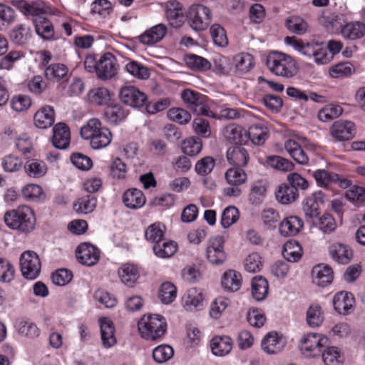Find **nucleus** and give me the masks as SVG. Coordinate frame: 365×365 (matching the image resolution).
Segmentation results:
<instances>
[{
  "mask_svg": "<svg viewBox=\"0 0 365 365\" xmlns=\"http://www.w3.org/2000/svg\"><path fill=\"white\" fill-rule=\"evenodd\" d=\"M284 43L300 54L312 58L317 65L327 64L332 59V56L328 53L327 47L323 43L306 42L294 36H287L284 38Z\"/></svg>",
  "mask_w": 365,
  "mask_h": 365,
  "instance_id": "obj_1",
  "label": "nucleus"
},
{
  "mask_svg": "<svg viewBox=\"0 0 365 365\" xmlns=\"http://www.w3.org/2000/svg\"><path fill=\"white\" fill-rule=\"evenodd\" d=\"M80 135L83 139L89 141L91 147L94 150L106 148L113 138L110 130L96 118H91L81 127Z\"/></svg>",
  "mask_w": 365,
  "mask_h": 365,
  "instance_id": "obj_2",
  "label": "nucleus"
},
{
  "mask_svg": "<svg viewBox=\"0 0 365 365\" xmlns=\"http://www.w3.org/2000/svg\"><path fill=\"white\" fill-rule=\"evenodd\" d=\"M4 220L8 227L24 234L32 232L36 227L34 212L26 205L6 211Z\"/></svg>",
  "mask_w": 365,
  "mask_h": 365,
  "instance_id": "obj_3",
  "label": "nucleus"
},
{
  "mask_svg": "<svg viewBox=\"0 0 365 365\" xmlns=\"http://www.w3.org/2000/svg\"><path fill=\"white\" fill-rule=\"evenodd\" d=\"M140 336L148 341H156L163 337L167 329L165 319L159 314H145L138 323Z\"/></svg>",
  "mask_w": 365,
  "mask_h": 365,
  "instance_id": "obj_4",
  "label": "nucleus"
},
{
  "mask_svg": "<svg viewBox=\"0 0 365 365\" xmlns=\"http://www.w3.org/2000/svg\"><path fill=\"white\" fill-rule=\"evenodd\" d=\"M266 64L274 75L292 78L297 71L295 61L289 55L279 51H272L267 56Z\"/></svg>",
  "mask_w": 365,
  "mask_h": 365,
  "instance_id": "obj_5",
  "label": "nucleus"
},
{
  "mask_svg": "<svg viewBox=\"0 0 365 365\" xmlns=\"http://www.w3.org/2000/svg\"><path fill=\"white\" fill-rule=\"evenodd\" d=\"M329 344V338L321 333L304 334L299 341V349L302 355L309 359L320 356L322 351Z\"/></svg>",
  "mask_w": 365,
  "mask_h": 365,
  "instance_id": "obj_6",
  "label": "nucleus"
},
{
  "mask_svg": "<svg viewBox=\"0 0 365 365\" xmlns=\"http://www.w3.org/2000/svg\"><path fill=\"white\" fill-rule=\"evenodd\" d=\"M20 269L24 277L35 279L41 272V261L38 255L34 251L24 252L20 257Z\"/></svg>",
  "mask_w": 365,
  "mask_h": 365,
  "instance_id": "obj_7",
  "label": "nucleus"
},
{
  "mask_svg": "<svg viewBox=\"0 0 365 365\" xmlns=\"http://www.w3.org/2000/svg\"><path fill=\"white\" fill-rule=\"evenodd\" d=\"M225 240L221 236L211 237L207 242L206 257L214 265H221L227 261V256L224 249Z\"/></svg>",
  "mask_w": 365,
  "mask_h": 365,
  "instance_id": "obj_8",
  "label": "nucleus"
},
{
  "mask_svg": "<svg viewBox=\"0 0 365 365\" xmlns=\"http://www.w3.org/2000/svg\"><path fill=\"white\" fill-rule=\"evenodd\" d=\"M190 26L195 31L207 29L212 20L210 9L205 6L197 4L190 7L188 13Z\"/></svg>",
  "mask_w": 365,
  "mask_h": 365,
  "instance_id": "obj_9",
  "label": "nucleus"
},
{
  "mask_svg": "<svg viewBox=\"0 0 365 365\" xmlns=\"http://www.w3.org/2000/svg\"><path fill=\"white\" fill-rule=\"evenodd\" d=\"M181 97L187 107L197 115L215 117L214 113L204 105V98L199 93L191 90H184Z\"/></svg>",
  "mask_w": 365,
  "mask_h": 365,
  "instance_id": "obj_10",
  "label": "nucleus"
},
{
  "mask_svg": "<svg viewBox=\"0 0 365 365\" xmlns=\"http://www.w3.org/2000/svg\"><path fill=\"white\" fill-rule=\"evenodd\" d=\"M286 344V337L282 333L275 331L266 334L261 341L262 351L269 355L280 353Z\"/></svg>",
  "mask_w": 365,
  "mask_h": 365,
  "instance_id": "obj_11",
  "label": "nucleus"
},
{
  "mask_svg": "<svg viewBox=\"0 0 365 365\" xmlns=\"http://www.w3.org/2000/svg\"><path fill=\"white\" fill-rule=\"evenodd\" d=\"M307 139L304 137L296 136L294 138H289L284 143V148L288 155L297 163L307 165L309 158L302 148V145H305Z\"/></svg>",
  "mask_w": 365,
  "mask_h": 365,
  "instance_id": "obj_12",
  "label": "nucleus"
},
{
  "mask_svg": "<svg viewBox=\"0 0 365 365\" xmlns=\"http://www.w3.org/2000/svg\"><path fill=\"white\" fill-rule=\"evenodd\" d=\"M118 65L116 58L110 53H106L98 59L96 76L101 80H108L118 73Z\"/></svg>",
  "mask_w": 365,
  "mask_h": 365,
  "instance_id": "obj_13",
  "label": "nucleus"
},
{
  "mask_svg": "<svg viewBox=\"0 0 365 365\" xmlns=\"http://www.w3.org/2000/svg\"><path fill=\"white\" fill-rule=\"evenodd\" d=\"M205 296L202 290L195 287L187 289L182 297V307L187 312L202 310Z\"/></svg>",
  "mask_w": 365,
  "mask_h": 365,
  "instance_id": "obj_14",
  "label": "nucleus"
},
{
  "mask_svg": "<svg viewBox=\"0 0 365 365\" xmlns=\"http://www.w3.org/2000/svg\"><path fill=\"white\" fill-rule=\"evenodd\" d=\"M328 201L327 195L322 191H316L307 196L302 202V210L307 218L312 219L319 215V205Z\"/></svg>",
  "mask_w": 365,
  "mask_h": 365,
  "instance_id": "obj_15",
  "label": "nucleus"
},
{
  "mask_svg": "<svg viewBox=\"0 0 365 365\" xmlns=\"http://www.w3.org/2000/svg\"><path fill=\"white\" fill-rule=\"evenodd\" d=\"M119 98L122 103L131 107H140L147 100L143 92L132 86L123 87L119 91Z\"/></svg>",
  "mask_w": 365,
  "mask_h": 365,
  "instance_id": "obj_16",
  "label": "nucleus"
},
{
  "mask_svg": "<svg viewBox=\"0 0 365 365\" xmlns=\"http://www.w3.org/2000/svg\"><path fill=\"white\" fill-rule=\"evenodd\" d=\"M76 252L78 262L86 266H93L100 258L99 250L89 242L79 245Z\"/></svg>",
  "mask_w": 365,
  "mask_h": 365,
  "instance_id": "obj_17",
  "label": "nucleus"
},
{
  "mask_svg": "<svg viewBox=\"0 0 365 365\" xmlns=\"http://www.w3.org/2000/svg\"><path fill=\"white\" fill-rule=\"evenodd\" d=\"M334 309L341 315H348L354 309L355 299L353 294L346 291L336 292L332 299Z\"/></svg>",
  "mask_w": 365,
  "mask_h": 365,
  "instance_id": "obj_18",
  "label": "nucleus"
},
{
  "mask_svg": "<svg viewBox=\"0 0 365 365\" xmlns=\"http://www.w3.org/2000/svg\"><path fill=\"white\" fill-rule=\"evenodd\" d=\"M304 227V222L297 215L284 217L279 225V234L283 237H293L299 234Z\"/></svg>",
  "mask_w": 365,
  "mask_h": 365,
  "instance_id": "obj_19",
  "label": "nucleus"
},
{
  "mask_svg": "<svg viewBox=\"0 0 365 365\" xmlns=\"http://www.w3.org/2000/svg\"><path fill=\"white\" fill-rule=\"evenodd\" d=\"M334 278L331 267L325 264L314 266L312 271V279L314 284L324 287L330 284Z\"/></svg>",
  "mask_w": 365,
  "mask_h": 365,
  "instance_id": "obj_20",
  "label": "nucleus"
},
{
  "mask_svg": "<svg viewBox=\"0 0 365 365\" xmlns=\"http://www.w3.org/2000/svg\"><path fill=\"white\" fill-rule=\"evenodd\" d=\"M354 125L349 120H340L331 127V135L339 141L349 140L354 135Z\"/></svg>",
  "mask_w": 365,
  "mask_h": 365,
  "instance_id": "obj_21",
  "label": "nucleus"
},
{
  "mask_svg": "<svg viewBox=\"0 0 365 365\" xmlns=\"http://www.w3.org/2000/svg\"><path fill=\"white\" fill-rule=\"evenodd\" d=\"M71 140L69 128L63 123H58L53 128V145L58 149H66L68 147Z\"/></svg>",
  "mask_w": 365,
  "mask_h": 365,
  "instance_id": "obj_22",
  "label": "nucleus"
},
{
  "mask_svg": "<svg viewBox=\"0 0 365 365\" xmlns=\"http://www.w3.org/2000/svg\"><path fill=\"white\" fill-rule=\"evenodd\" d=\"M11 3L26 16L31 15L38 18L43 16L42 14L46 12V6L42 1L28 3L24 0H12Z\"/></svg>",
  "mask_w": 365,
  "mask_h": 365,
  "instance_id": "obj_23",
  "label": "nucleus"
},
{
  "mask_svg": "<svg viewBox=\"0 0 365 365\" xmlns=\"http://www.w3.org/2000/svg\"><path fill=\"white\" fill-rule=\"evenodd\" d=\"M329 254L333 260L339 264H348L353 256L351 250L343 243L335 242L329 247Z\"/></svg>",
  "mask_w": 365,
  "mask_h": 365,
  "instance_id": "obj_24",
  "label": "nucleus"
},
{
  "mask_svg": "<svg viewBox=\"0 0 365 365\" xmlns=\"http://www.w3.org/2000/svg\"><path fill=\"white\" fill-rule=\"evenodd\" d=\"M254 66V58L248 53H240L232 58V69L238 75L248 73Z\"/></svg>",
  "mask_w": 365,
  "mask_h": 365,
  "instance_id": "obj_25",
  "label": "nucleus"
},
{
  "mask_svg": "<svg viewBox=\"0 0 365 365\" xmlns=\"http://www.w3.org/2000/svg\"><path fill=\"white\" fill-rule=\"evenodd\" d=\"M246 180L247 175L242 168L230 167V196L240 195L242 192L241 186Z\"/></svg>",
  "mask_w": 365,
  "mask_h": 365,
  "instance_id": "obj_26",
  "label": "nucleus"
},
{
  "mask_svg": "<svg viewBox=\"0 0 365 365\" xmlns=\"http://www.w3.org/2000/svg\"><path fill=\"white\" fill-rule=\"evenodd\" d=\"M167 33V27L163 24H157L146 30L140 36V41L145 45H153L160 41Z\"/></svg>",
  "mask_w": 365,
  "mask_h": 365,
  "instance_id": "obj_27",
  "label": "nucleus"
},
{
  "mask_svg": "<svg viewBox=\"0 0 365 365\" xmlns=\"http://www.w3.org/2000/svg\"><path fill=\"white\" fill-rule=\"evenodd\" d=\"M269 293V283L262 276H256L251 282V294L253 299L257 302L264 300Z\"/></svg>",
  "mask_w": 365,
  "mask_h": 365,
  "instance_id": "obj_28",
  "label": "nucleus"
},
{
  "mask_svg": "<svg viewBox=\"0 0 365 365\" xmlns=\"http://www.w3.org/2000/svg\"><path fill=\"white\" fill-rule=\"evenodd\" d=\"M55 112L50 106H46L38 110L34 115L35 125L41 129L50 127L54 122Z\"/></svg>",
  "mask_w": 365,
  "mask_h": 365,
  "instance_id": "obj_29",
  "label": "nucleus"
},
{
  "mask_svg": "<svg viewBox=\"0 0 365 365\" xmlns=\"http://www.w3.org/2000/svg\"><path fill=\"white\" fill-rule=\"evenodd\" d=\"M123 201L127 207L138 209L145 205L146 199L141 190L133 188L125 192Z\"/></svg>",
  "mask_w": 365,
  "mask_h": 365,
  "instance_id": "obj_30",
  "label": "nucleus"
},
{
  "mask_svg": "<svg viewBox=\"0 0 365 365\" xmlns=\"http://www.w3.org/2000/svg\"><path fill=\"white\" fill-rule=\"evenodd\" d=\"M324 320V312L318 304H311L306 312V323L310 328H317L322 326Z\"/></svg>",
  "mask_w": 365,
  "mask_h": 365,
  "instance_id": "obj_31",
  "label": "nucleus"
},
{
  "mask_svg": "<svg viewBox=\"0 0 365 365\" xmlns=\"http://www.w3.org/2000/svg\"><path fill=\"white\" fill-rule=\"evenodd\" d=\"M275 197L280 204L289 205L294 202L298 198L299 193L296 188L283 183L279 185L275 192Z\"/></svg>",
  "mask_w": 365,
  "mask_h": 365,
  "instance_id": "obj_32",
  "label": "nucleus"
},
{
  "mask_svg": "<svg viewBox=\"0 0 365 365\" xmlns=\"http://www.w3.org/2000/svg\"><path fill=\"white\" fill-rule=\"evenodd\" d=\"M118 273L121 282L129 287H133L139 278L138 268L130 264H123L119 268Z\"/></svg>",
  "mask_w": 365,
  "mask_h": 365,
  "instance_id": "obj_33",
  "label": "nucleus"
},
{
  "mask_svg": "<svg viewBox=\"0 0 365 365\" xmlns=\"http://www.w3.org/2000/svg\"><path fill=\"white\" fill-rule=\"evenodd\" d=\"M324 365H341L344 356L340 348L336 346H327L320 355Z\"/></svg>",
  "mask_w": 365,
  "mask_h": 365,
  "instance_id": "obj_34",
  "label": "nucleus"
},
{
  "mask_svg": "<svg viewBox=\"0 0 365 365\" xmlns=\"http://www.w3.org/2000/svg\"><path fill=\"white\" fill-rule=\"evenodd\" d=\"M247 134L248 140H250L255 145H261L267 139L269 130L264 123H259L251 125Z\"/></svg>",
  "mask_w": 365,
  "mask_h": 365,
  "instance_id": "obj_35",
  "label": "nucleus"
},
{
  "mask_svg": "<svg viewBox=\"0 0 365 365\" xmlns=\"http://www.w3.org/2000/svg\"><path fill=\"white\" fill-rule=\"evenodd\" d=\"M36 34L42 38L51 40L54 38V29L51 23L45 17L39 16L34 19Z\"/></svg>",
  "mask_w": 365,
  "mask_h": 365,
  "instance_id": "obj_36",
  "label": "nucleus"
},
{
  "mask_svg": "<svg viewBox=\"0 0 365 365\" xmlns=\"http://www.w3.org/2000/svg\"><path fill=\"white\" fill-rule=\"evenodd\" d=\"M341 33L345 38L358 39L365 34V25L359 21L349 22L341 28Z\"/></svg>",
  "mask_w": 365,
  "mask_h": 365,
  "instance_id": "obj_37",
  "label": "nucleus"
},
{
  "mask_svg": "<svg viewBox=\"0 0 365 365\" xmlns=\"http://www.w3.org/2000/svg\"><path fill=\"white\" fill-rule=\"evenodd\" d=\"M24 170L26 174L34 178L43 177L48 170L45 162L38 159H31L26 162Z\"/></svg>",
  "mask_w": 365,
  "mask_h": 365,
  "instance_id": "obj_38",
  "label": "nucleus"
},
{
  "mask_svg": "<svg viewBox=\"0 0 365 365\" xmlns=\"http://www.w3.org/2000/svg\"><path fill=\"white\" fill-rule=\"evenodd\" d=\"M282 255L287 261L296 262L302 257V247L297 241L289 240L283 246Z\"/></svg>",
  "mask_w": 365,
  "mask_h": 365,
  "instance_id": "obj_39",
  "label": "nucleus"
},
{
  "mask_svg": "<svg viewBox=\"0 0 365 365\" xmlns=\"http://www.w3.org/2000/svg\"><path fill=\"white\" fill-rule=\"evenodd\" d=\"M32 36L31 28L26 24H19L11 31V41L18 45H24L29 42Z\"/></svg>",
  "mask_w": 365,
  "mask_h": 365,
  "instance_id": "obj_40",
  "label": "nucleus"
},
{
  "mask_svg": "<svg viewBox=\"0 0 365 365\" xmlns=\"http://www.w3.org/2000/svg\"><path fill=\"white\" fill-rule=\"evenodd\" d=\"M177 244L171 240H163L155 243L153 250L155 255L160 258H168L172 257L177 251Z\"/></svg>",
  "mask_w": 365,
  "mask_h": 365,
  "instance_id": "obj_41",
  "label": "nucleus"
},
{
  "mask_svg": "<svg viewBox=\"0 0 365 365\" xmlns=\"http://www.w3.org/2000/svg\"><path fill=\"white\" fill-rule=\"evenodd\" d=\"M125 68L129 74L138 79L146 80L150 76V68L136 61H129Z\"/></svg>",
  "mask_w": 365,
  "mask_h": 365,
  "instance_id": "obj_42",
  "label": "nucleus"
},
{
  "mask_svg": "<svg viewBox=\"0 0 365 365\" xmlns=\"http://www.w3.org/2000/svg\"><path fill=\"white\" fill-rule=\"evenodd\" d=\"M344 109L339 104L330 103L322 108L317 113V118L320 121L327 122L342 115Z\"/></svg>",
  "mask_w": 365,
  "mask_h": 365,
  "instance_id": "obj_43",
  "label": "nucleus"
},
{
  "mask_svg": "<svg viewBox=\"0 0 365 365\" xmlns=\"http://www.w3.org/2000/svg\"><path fill=\"white\" fill-rule=\"evenodd\" d=\"M184 60L185 64L194 71H205L211 68V63L207 59L195 54H187Z\"/></svg>",
  "mask_w": 365,
  "mask_h": 365,
  "instance_id": "obj_44",
  "label": "nucleus"
},
{
  "mask_svg": "<svg viewBox=\"0 0 365 365\" xmlns=\"http://www.w3.org/2000/svg\"><path fill=\"white\" fill-rule=\"evenodd\" d=\"M165 232V225L160 222H157L148 227L145 232V237L148 241L155 245L163 240Z\"/></svg>",
  "mask_w": 365,
  "mask_h": 365,
  "instance_id": "obj_45",
  "label": "nucleus"
},
{
  "mask_svg": "<svg viewBox=\"0 0 365 365\" xmlns=\"http://www.w3.org/2000/svg\"><path fill=\"white\" fill-rule=\"evenodd\" d=\"M266 163L268 166L282 172L291 171L294 168L293 163L279 155L267 157Z\"/></svg>",
  "mask_w": 365,
  "mask_h": 365,
  "instance_id": "obj_46",
  "label": "nucleus"
},
{
  "mask_svg": "<svg viewBox=\"0 0 365 365\" xmlns=\"http://www.w3.org/2000/svg\"><path fill=\"white\" fill-rule=\"evenodd\" d=\"M167 19L173 27H180L183 24L184 16L179 4H170L166 6Z\"/></svg>",
  "mask_w": 365,
  "mask_h": 365,
  "instance_id": "obj_47",
  "label": "nucleus"
},
{
  "mask_svg": "<svg viewBox=\"0 0 365 365\" xmlns=\"http://www.w3.org/2000/svg\"><path fill=\"white\" fill-rule=\"evenodd\" d=\"M249 155L247 150L240 146L235 147L230 157V167L240 168L247 165Z\"/></svg>",
  "mask_w": 365,
  "mask_h": 365,
  "instance_id": "obj_48",
  "label": "nucleus"
},
{
  "mask_svg": "<svg viewBox=\"0 0 365 365\" xmlns=\"http://www.w3.org/2000/svg\"><path fill=\"white\" fill-rule=\"evenodd\" d=\"M246 318L249 324L255 328L262 327L267 320L264 311L257 307L250 308L247 312Z\"/></svg>",
  "mask_w": 365,
  "mask_h": 365,
  "instance_id": "obj_49",
  "label": "nucleus"
},
{
  "mask_svg": "<svg viewBox=\"0 0 365 365\" xmlns=\"http://www.w3.org/2000/svg\"><path fill=\"white\" fill-rule=\"evenodd\" d=\"M68 72L67 66L62 63H53L45 70V76L53 81H58L66 76Z\"/></svg>",
  "mask_w": 365,
  "mask_h": 365,
  "instance_id": "obj_50",
  "label": "nucleus"
},
{
  "mask_svg": "<svg viewBox=\"0 0 365 365\" xmlns=\"http://www.w3.org/2000/svg\"><path fill=\"white\" fill-rule=\"evenodd\" d=\"M317 184L321 187H327L338 180V175L329 173L325 170H317L314 172Z\"/></svg>",
  "mask_w": 365,
  "mask_h": 365,
  "instance_id": "obj_51",
  "label": "nucleus"
},
{
  "mask_svg": "<svg viewBox=\"0 0 365 365\" xmlns=\"http://www.w3.org/2000/svg\"><path fill=\"white\" fill-rule=\"evenodd\" d=\"M354 71L353 65L349 62H341L331 66L329 70L330 77L340 78L351 75Z\"/></svg>",
  "mask_w": 365,
  "mask_h": 365,
  "instance_id": "obj_52",
  "label": "nucleus"
},
{
  "mask_svg": "<svg viewBox=\"0 0 365 365\" xmlns=\"http://www.w3.org/2000/svg\"><path fill=\"white\" fill-rule=\"evenodd\" d=\"M16 17V13L12 8L0 3V31L7 29Z\"/></svg>",
  "mask_w": 365,
  "mask_h": 365,
  "instance_id": "obj_53",
  "label": "nucleus"
},
{
  "mask_svg": "<svg viewBox=\"0 0 365 365\" xmlns=\"http://www.w3.org/2000/svg\"><path fill=\"white\" fill-rule=\"evenodd\" d=\"M88 96L89 101L98 106L106 104L110 100V91L103 87L90 91Z\"/></svg>",
  "mask_w": 365,
  "mask_h": 365,
  "instance_id": "obj_54",
  "label": "nucleus"
},
{
  "mask_svg": "<svg viewBox=\"0 0 365 365\" xmlns=\"http://www.w3.org/2000/svg\"><path fill=\"white\" fill-rule=\"evenodd\" d=\"M158 296L163 304H169L176 298L177 289L173 283L164 282L161 284Z\"/></svg>",
  "mask_w": 365,
  "mask_h": 365,
  "instance_id": "obj_55",
  "label": "nucleus"
},
{
  "mask_svg": "<svg viewBox=\"0 0 365 365\" xmlns=\"http://www.w3.org/2000/svg\"><path fill=\"white\" fill-rule=\"evenodd\" d=\"M214 43L219 47H225L228 44L226 30L220 24H213L210 29Z\"/></svg>",
  "mask_w": 365,
  "mask_h": 365,
  "instance_id": "obj_56",
  "label": "nucleus"
},
{
  "mask_svg": "<svg viewBox=\"0 0 365 365\" xmlns=\"http://www.w3.org/2000/svg\"><path fill=\"white\" fill-rule=\"evenodd\" d=\"M202 141L200 138L195 137H190L182 143V152L190 156H195L199 154L202 150Z\"/></svg>",
  "mask_w": 365,
  "mask_h": 365,
  "instance_id": "obj_57",
  "label": "nucleus"
},
{
  "mask_svg": "<svg viewBox=\"0 0 365 365\" xmlns=\"http://www.w3.org/2000/svg\"><path fill=\"white\" fill-rule=\"evenodd\" d=\"M96 206V199L91 195L81 197L74 203V210L81 214H87L93 211Z\"/></svg>",
  "mask_w": 365,
  "mask_h": 365,
  "instance_id": "obj_58",
  "label": "nucleus"
},
{
  "mask_svg": "<svg viewBox=\"0 0 365 365\" xmlns=\"http://www.w3.org/2000/svg\"><path fill=\"white\" fill-rule=\"evenodd\" d=\"M267 184L264 180H260L252 183L250 200L252 203H259L265 196Z\"/></svg>",
  "mask_w": 365,
  "mask_h": 365,
  "instance_id": "obj_59",
  "label": "nucleus"
},
{
  "mask_svg": "<svg viewBox=\"0 0 365 365\" xmlns=\"http://www.w3.org/2000/svg\"><path fill=\"white\" fill-rule=\"evenodd\" d=\"M244 145L248 142L247 131L241 126L230 124V143Z\"/></svg>",
  "mask_w": 365,
  "mask_h": 365,
  "instance_id": "obj_60",
  "label": "nucleus"
},
{
  "mask_svg": "<svg viewBox=\"0 0 365 365\" xmlns=\"http://www.w3.org/2000/svg\"><path fill=\"white\" fill-rule=\"evenodd\" d=\"M210 348L214 355L223 356L228 353V337L215 336L210 343Z\"/></svg>",
  "mask_w": 365,
  "mask_h": 365,
  "instance_id": "obj_61",
  "label": "nucleus"
},
{
  "mask_svg": "<svg viewBox=\"0 0 365 365\" xmlns=\"http://www.w3.org/2000/svg\"><path fill=\"white\" fill-rule=\"evenodd\" d=\"M106 119L111 124H117L125 118L124 110L118 105L106 108L104 113Z\"/></svg>",
  "mask_w": 365,
  "mask_h": 365,
  "instance_id": "obj_62",
  "label": "nucleus"
},
{
  "mask_svg": "<svg viewBox=\"0 0 365 365\" xmlns=\"http://www.w3.org/2000/svg\"><path fill=\"white\" fill-rule=\"evenodd\" d=\"M173 354V349L170 346L163 344L153 349V357L157 363H164L170 359Z\"/></svg>",
  "mask_w": 365,
  "mask_h": 365,
  "instance_id": "obj_63",
  "label": "nucleus"
},
{
  "mask_svg": "<svg viewBox=\"0 0 365 365\" xmlns=\"http://www.w3.org/2000/svg\"><path fill=\"white\" fill-rule=\"evenodd\" d=\"M244 266L249 272H259L263 266L262 258L258 253H251L245 258Z\"/></svg>",
  "mask_w": 365,
  "mask_h": 365,
  "instance_id": "obj_64",
  "label": "nucleus"
}]
</instances>
